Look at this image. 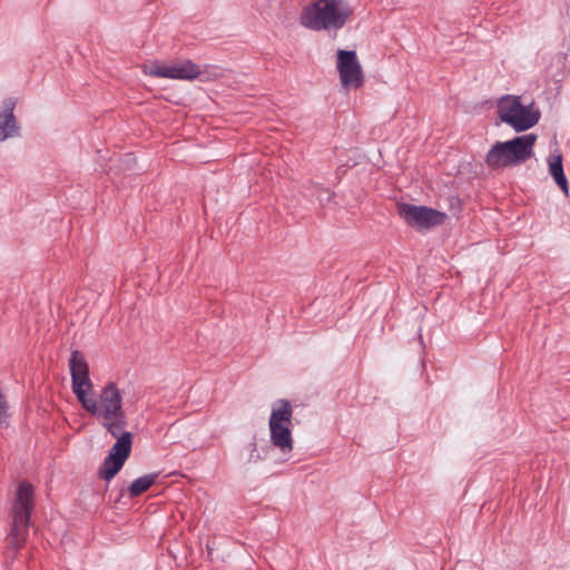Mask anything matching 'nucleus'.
<instances>
[{"mask_svg":"<svg viewBox=\"0 0 570 570\" xmlns=\"http://www.w3.org/2000/svg\"><path fill=\"white\" fill-rule=\"evenodd\" d=\"M81 406L117 439L98 471L102 480L110 481L121 470L132 448L134 435L126 431L127 414L122 407V395L116 383L108 382L97 397L89 396Z\"/></svg>","mask_w":570,"mask_h":570,"instance_id":"1","label":"nucleus"},{"mask_svg":"<svg viewBox=\"0 0 570 570\" xmlns=\"http://www.w3.org/2000/svg\"><path fill=\"white\" fill-rule=\"evenodd\" d=\"M353 10L346 0H315L305 6L299 21L314 31L338 30L345 26Z\"/></svg>","mask_w":570,"mask_h":570,"instance_id":"2","label":"nucleus"},{"mask_svg":"<svg viewBox=\"0 0 570 570\" xmlns=\"http://www.w3.org/2000/svg\"><path fill=\"white\" fill-rule=\"evenodd\" d=\"M35 508V488L28 481H21L12 504V525L7 537L8 544L18 551L29 535L30 515Z\"/></svg>","mask_w":570,"mask_h":570,"instance_id":"3","label":"nucleus"},{"mask_svg":"<svg viewBox=\"0 0 570 570\" xmlns=\"http://www.w3.org/2000/svg\"><path fill=\"white\" fill-rule=\"evenodd\" d=\"M537 136L533 134L512 138L510 141L497 142L485 155L489 168L497 169L520 165L532 157Z\"/></svg>","mask_w":570,"mask_h":570,"instance_id":"4","label":"nucleus"},{"mask_svg":"<svg viewBox=\"0 0 570 570\" xmlns=\"http://www.w3.org/2000/svg\"><path fill=\"white\" fill-rule=\"evenodd\" d=\"M292 417L293 407L288 400L279 399L273 404L268 422L271 442L284 454L291 453L294 448Z\"/></svg>","mask_w":570,"mask_h":570,"instance_id":"5","label":"nucleus"},{"mask_svg":"<svg viewBox=\"0 0 570 570\" xmlns=\"http://www.w3.org/2000/svg\"><path fill=\"white\" fill-rule=\"evenodd\" d=\"M500 119L513 129L522 131L538 124L540 111L533 105H521L519 97L505 96L499 99Z\"/></svg>","mask_w":570,"mask_h":570,"instance_id":"6","label":"nucleus"},{"mask_svg":"<svg viewBox=\"0 0 570 570\" xmlns=\"http://www.w3.org/2000/svg\"><path fill=\"white\" fill-rule=\"evenodd\" d=\"M336 68L344 89H357L363 86L364 73L354 50H338Z\"/></svg>","mask_w":570,"mask_h":570,"instance_id":"7","label":"nucleus"},{"mask_svg":"<svg viewBox=\"0 0 570 570\" xmlns=\"http://www.w3.org/2000/svg\"><path fill=\"white\" fill-rule=\"evenodd\" d=\"M141 70L147 76L173 80H194L200 73L199 67L190 60L173 65L153 61L149 65H144Z\"/></svg>","mask_w":570,"mask_h":570,"instance_id":"8","label":"nucleus"},{"mask_svg":"<svg viewBox=\"0 0 570 570\" xmlns=\"http://www.w3.org/2000/svg\"><path fill=\"white\" fill-rule=\"evenodd\" d=\"M401 216L410 226L417 228H430L440 226L446 218V214L431 209L426 206L399 205Z\"/></svg>","mask_w":570,"mask_h":570,"instance_id":"9","label":"nucleus"},{"mask_svg":"<svg viewBox=\"0 0 570 570\" xmlns=\"http://www.w3.org/2000/svg\"><path fill=\"white\" fill-rule=\"evenodd\" d=\"M16 100L9 98L3 101L0 109V141L19 135V125L13 115Z\"/></svg>","mask_w":570,"mask_h":570,"instance_id":"10","label":"nucleus"},{"mask_svg":"<svg viewBox=\"0 0 570 570\" xmlns=\"http://www.w3.org/2000/svg\"><path fill=\"white\" fill-rule=\"evenodd\" d=\"M72 392L77 396L80 404H83L89 397L88 392L92 389L89 373H70Z\"/></svg>","mask_w":570,"mask_h":570,"instance_id":"11","label":"nucleus"},{"mask_svg":"<svg viewBox=\"0 0 570 570\" xmlns=\"http://www.w3.org/2000/svg\"><path fill=\"white\" fill-rule=\"evenodd\" d=\"M549 169L551 176L554 178L556 184L559 185L566 196L569 195L568 181L564 176V169L562 165V157L554 156L549 158Z\"/></svg>","mask_w":570,"mask_h":570,"instance_id":"12","label":"nucleus"},{"mask_svg":"<svg viewBox=\"0 0 570 570\" xmlns=\"http://www.w3.org/2000/svg\"><path fill=\"white\" fill-rule=\"evenodd\" d=\"M158 474H146L131 482L128 488L130 498H136L146 492L157 480Z\"/></svg>","mask_w":570,"mask_h":570,"instance_id":"13","label":"nucleus"},{"mask_svg":"<svg viewBox=\"0 0 570 570\" xmlns=\"http://www.w3.org/2000/svg\"><path fill=\"white\" fill-rule=\"evenodd\" d=\"M70 373H89L88 364L79 351H73L69 361Z\"/></svg>","mask_w":570,"mask_h":570,"instance_id":"14","label":"nucleus"}]
</instances>
